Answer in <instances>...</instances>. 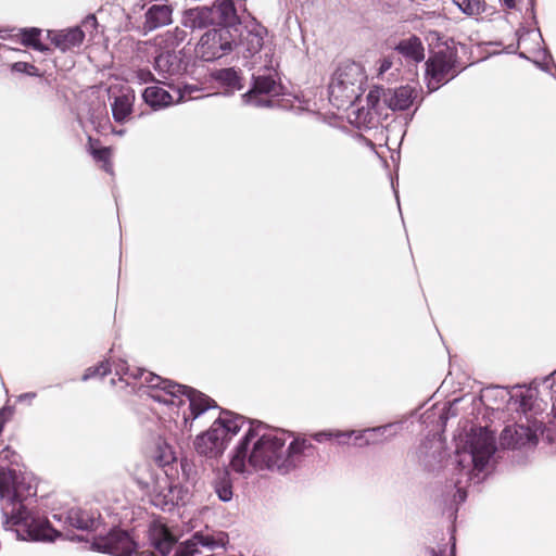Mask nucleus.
Instances as JSON below:
<instances>
[{"label": "nucleus", "mask_w": 556, "mask_h": 556, "mask_svg": "<svg viewBox=\"0 0 556 556\" xmlns=\"http://www.w3.org/2000/svg\"><path fill=\"white\" fill-rule=\"evenodd\" d=\"M543 61H534V64L543 72L552 74V67H555L553 56L546 49L543 51Z\"/></svg>", "instance_id": "f704fd0d"}, {"label": "nucleus", "mask_w": 556, "mask_h": 556, "mask_svg": "<svg viewBox=\"0 0 556 556\" xmlns=\"http://www.w3.org/2000/svg\"><path fill=\"white\" fill-rule=\"evenodd\" d=\"M41 34V29L36 27L23 28L21 30L22 35V45L25 47H30L39 52H48L50 49L48 46L43 45L39 40V36Z\"/></svg>", "instance_id": "c85d7f7f"}, {"label": "nucleus", "mask_w": 556, "mask_h": 556, "mask_svg": "<svg viewBox=\"0 0 556 556\" xmlns=\"http://www.w3.org/2000/svg\"><path fill=\"white\" fill-rule=\"evenodd\" d=\"M188 31L184 28L176 27L174 30L167 31L165 37V43L167 48H173L175 50L176 47L180 46L188 38Z\"/></svg>", "instance_id": "2f4dec72"}, {"label": "nucleus", "mask_w": 556, "mask_h": 556, "mask_svg": "<svg viewBox=\"0 0 556 556\" xmlns=\"http://www.w3.org/2000/svg\"><path fill=\"white\" fill-rule=\"evenodd\" d=\"M353 432L351 430H334L333 440L337 441L339 445L349 444V440L352 439Z\"/></svg>", "instance_id": "58836bf2"}, {"label": "nucleus", "mask_w": 556, "mask_h": 556, "mask_svg": "<svg viewBox=\"0 0 556 556\" xmlns=\"http://www.w3.org/2000/svg\"><path fill=\"white\" fill-rule=\"evenodd\" d=\"M54 518L62 520L72 528L77 530L92 532L98 530L100 526V515L81 508H71L65 514L53 515Z\"/></svg>", "instance_id": "aec40b11"}, {"label": "nucleus", "mask_w": 556, "mask_h": 556, "mask_svg": "<svg viewBox=\"0 0 556 556\" xmlns=\"http://www.w3.org/2000/svg\"><path fill=\"white\" fill-rule=\"evenodd\" d=\"M457 52L452 48H444L437 51L426 62V75L428 77V88L435 91L440 86L448 83L458 75L456 71Z\"/></svg>", "instance_id": "1a4fd4ad"}, {"label": "nucleus", "mask_w": 556, "mask_h": 556, "mask_svg": "<svg viewBox=\"0 0 556 556\" xmlns=\"http://www.w3.org/2000/svg\"><path fill=\"white\" fill-rule=\"evenodd\" d=\"M92 155L96 160L104 162V169L111 172L112 165L108 162L110 157L109 148H100L92 151Z\"/></svg>", "instance_id": "e433bc0d"}, {"label": "nucleus", "mask_w": 556, "mask_h": 556, "mask_svg": "<svg viewBox=\"0 0 556 556\" xmlns=\"http://www.w3.org/2000/svg\"><path fill=\"white\" fill-rule=\"evenodd\" d=\"M37 396L36 392H26L17 396V402L31 404L33 400Z\"/></svg>", "instance_id": "37998d69"}, {"label": "nucleus", "mask_w": 556, "mask_h": 556, "mask_svg": "<svg viewBox=\"0 0 556 556\" xmlns=\"http://www.w3.org/2000/svg\"><path fill=\"white\" fill-rule=\"evenodd\" d=\"M189 61L184 50L166 49L161 51L153 62V68L162 78L184 75L187 72Z\"/></svg>", "instance_id": "2eb2a0df"}, {"label": "nucleus", "mask_w": 556, "mask_h": 556, "mask_svg": "<svg viewBox=\"0 0 556 556\" xmlns=\"http://www.w3.org/2000/svg\"><path fill=\"white\" fill-rule=\"evenodd\" d=\"M333 432L334 430H323V431H318V432H315L312 438L318 442V443H323L325 441H330V440H333Z\"/></svg>", "instance_id": "ea45409f"}, {"label": "nucleus", "mask_w": 556, "mask_h": 556, "mask_svg": "<svg viewBox=\"0 0 556 556\" xmlns=\"http://www.w3.org/2000/svg\"><path fill=\"white\" fill-rule=\"evenodd\" d=\"M519 56L522 58V59H527V60L529 59L523 52H520Z\"/></svg>", "instance_id": "3c124183"}, {"label": "nucleus", "mask_w": 556, "mask_h": 556, "mask_svg": "<svg viewBox=\"0 0 556 556\" xmlns=\"http://www.w3.org/2000/svg\"><path fill=\"white\" fill-rule=\"evenodd\" d=\"M48 38L56 48L65 52L81 45L85 39V34L80 27L76 26L60 31L49 30Z\"/></svg>", "instance_id": "4be33fe9"}, {"label": "nucleus", "mask_w": 556, "mask_h": 556, "mask_svg": "<svg viewBox=\"0 0 556 556\" xmlns=\"http://www.w3.org/2000/svg\"><path fill=\"white\" fill-rule=\"evenodd\" d=\"M149 545L161 556H167L177 543L176 535L160 519L152 520L147 530Z\"/></svg>", "instance_id": "f3484780"}, {"label": "nucleus", "mask_w": 556, "mask_h": 556, "mask_svg": "<svg viewBox=\"0 0 556 556\" xmlns=\"http://www.w3.org/2000/svg\"><path fill=\"white\" fill-rule=\"evenodd\" d=\"M245 421L244 416L222 409L210 429L195 438V451L210 458L222 455L228 441L240 431Z\"/></svg>", "instance_id": "39448f33"}, {"label": "nucleus", "mask_w": 556, "mask_h": 556, "mask_svg": "<svg viewBox=\"0 0 556 556\" xmlns=\"http://www.w3.org/2000/svg\"><path fill=\"white\" fill-rule=\"evenodd\" d=\"M88 18H89V20H91L93 23H96V22H97V20H96V17H94V15H90V16H88Z\"/></svg>", "instance_id": "603ef678"}, {"label": "nucleus", "mask_w": 556, "mask_h": 556, "mask_svg": "<svg viewBox=\"0 0 556 556\" xmlns=\"http://www.w3.org/2000/svg\"><path fill=\"white\" fill-rule=\"evenodd\" d=\"M366 75L363 66L354 61L339 64L329 84V98L338 109L353 105L363 94Z\"/></svg>", "instance_id": "423d86ee"}, {"label": "nucleus", "mask_w": 556, "mask_h": 556, "mask_svg": "<svg viewBox=\"0 0 556 556\" xmlns=\"http://www.w3.org/2000/svg\"><path fill=\"white\" fill-rule=\"evenodd\" d=\"M11 71L15 73H23L29 76H36L40 77L42 74L40 73L39 68L36 67L34 64L27 63V62H15L11 65Z\"/></svg>", "instance_id": "72a5a7b5"}, {"label": "nucleus", "mask_w": 556, "mask_h": 556, "mask_svg": "<svg viewBox=\"0 0 556 556\" xmlns=\"http://www.w3.org/2000/svg\"><path fill=\"white\" fill-rule=\"evenodd\" d=\"M175 91L177 92L178 97H177V100L176 102H184L188 99H191V94L194 92V91H198V88L193 85H184L182 87H177L175 89Z\"/></svg>", "instance_id": "c9c22d12"}, {"label": "nucleus", "mask_w": 556, "mask_h": 556, "mask_svg": "<svg viewBox=\"0 0 556 556\" xmlns=\"http://www.w3.org/2000/svg\"><path fill=\"white\" fill-rule=\"evenodd\" d=\"M212 488L219 501L227 503L233 496V482L228 470H218L212 480Z\"/></svg>", "instance_id": "393cba45"}, {"label": "nucleus", "mask_w": 556, "mask_h": 556, "mask_svg": "<svg viewBox=\"0 0 556 556\" xmlns=\"http://www.w3.org/2000/svg\"><path fill=\"white\" fill-rule=\"evenodd\" d=\"M214 78L232 91L241 90L243 88L239 72L233 67L218 70L215 73Z\"/></svg>", "instance_id": "cd10ccee"}, {"label": "nucleus", "mask_w": 556, "mask_h": 556, "mask_svg": "<svg viewBox=\"0 0 556 556\" xmlns=\"http://www.w3.org/2000/svg\"><path fill=\"white\" fill-rule=\"evenodd\" d=\"M419 460L428 468L433 467L441 459V446L435 440L425 441L418 452Z\"/></svg>", "instance_id": "bb28decb"}, {"label": "nucleus", "mask_w": 556, "mask_h": 556, "mask_svg": "<svg viewBox=\"0 0 556 556\" xmlns=\"http://www.w3.org/2000/svg\"><path fill=\"white\" fill-rule=\"evenodd\" d=\"M496 451L495 437L485 427L471 428L463 451L456 455V478L446 483L435 503L441 513L455 520L459 506L467 498L466 488L479 484L486 477L491 458Z\"/></svg>", "instance_id": "f03ea898"}, {"label": "nucleus", "mask_w": 556, "mask_h": 556, "mask_svg": "<svg viewBox=\"0 0 556 556\" xmlns=\"http://www.w3.org/2000/svg\"><path fill=\"white\" fill-rule=\"evenodd\" d=\"M115 375L119 376V380H125L129 376L132 379L141 380V387L151 390L149 395L156 402L165 405L181 406L186 401L189 402V415H184L185 425L190 420H195L200 415L210 408L217 407L216 402L206 394L185 384L164 379L153 372L147 371L141 368L130 370L126 362L121 361L115 365Z\"/></svg>", "instance_id": "20e7f679"}, {"label": "nucleus", "mask_w": 556, "mask_h": 556, "mask_svg": "<svg viewBox=\"0 0 556 556\" xmlns=\"http://www.w3.org/2000/svg\"><path fill=\"white\" fill-rule=\"evenodd\" d=\"M394 428L393 424H388L383 426L367 428L366 433H370L367 437L368 445H376L383 443L389 437H393L395 432H391Z\"/></svg>", "instance_id": "c756f323"}, {"label": "nucleus", "mask_w": 556, "mask_h": 556, "mask_svg": "<svg viewBox=\"0 0 556 556\" xmlns=\"http://www.w3.org/2000/svg\"><path fill=\"white\" fill-rule=\"evenodd\" d=\"M137 78L142 84H148L155 80L153 74L149 70H139L137 72Z\"/></svg>", "instance_id": "a19ab883"}, {"label": "nucleus", "mask_w": 556, "mask_h": 556, "mask_svg": "<svg viewBox=\"0 0 556 556\" xmlns=\"http://www.w3.org/2000/svg\"><path fill=\"white\" fill-rule=\"evenodd\" d=\"M418 98V89L410 85L396 88H378L368 94V99H381L382 103L392 111L409 109Z\"/></svg>", "instance_id": "ddd939ff"}, {"label": "nucleus", "mask_w": 556, "mask_h": 556, "mask_svg": "<svg viewBox=\"0 0 556 556\" xmlns=\"http://www.w3.org/2000/svg\"><path fill=\"white\" fill-rule=\"evenodd\" d=\"M536 422L531 425L514 424L506 426L500 437V443L504 448H521L528 444L538 443Z\"/></svg>", "instance_id": "dca6fc26"}, {"label": "nucleus", "mask_w": 556, "mask_h": 556, "mask_svg": "<svg viewBox=\"0 0 556 556\" xmlns=\"http://www.w3.org/2000/svg\"><path fill=\"white\" fill-rule=\"evenodd\" d=\"M222 545L223 542L212 531H197L176 548L173 556H193L201 553L200 548L212 551Z\"/></svg>", "instance_id": "6ab92c4d"}, {"label": "nucleus", "mask_w": 556, "mask_h": 556, "mask_svg": "<svg viewBox=\"0 0 556 556\" xmlns=\"http://www.w3.org/2000/svg\"><path fill=\"white\" fill-rule=\"evenodd\" d=\"M181 493L182 489L173 484L169 477L162 472L153 480L150 492L151 503L163 511H172L182 500Z\"/></svg>", "instance_id": "f8f14e48"}, {"label": "nucleus", "mask_w": 556, "mask_h": 556, "mask_svg": "<svg viewBox=\"0 0 556 556\" xmlns=\"http://www.w3.org/2000/svg\"><path fill=\"white\" fill-rule=\"evenodd\" d=\"M144 33L153 31L173 23L174 7L169 0H144Z\"/></svg>", "instance_id": "4468645a"}, {"label": "nucleus", "mask_w": 556, "mask_h": 556, "mask_svg": "<svg viewBox=\"0 0 556 556\" xmlns=\"http://www.w3.org/2000/svg\"><path fill=\"white\" fill-rule=\"evenodd\" d=\"M239 37L240 33L214 26L201 36L195 48L197 54L205 62L216 61L228 55L237 47Z\"/></svg>", "instance_id": "6e6552de"}, {"label": "nucleus", "mask_w": 556, "mask_h": 556, "mask_svg": "<svg viewBox=\"0 0 556 556\" xmlns=\"http://www.w3.org/2000/svg\"><path fill=\"white\" fill-rule=\"evenodd\" d=\"M431 556H455V544L452 545L448 552L446 544L443 545V548L440 547L438 551L432 548Z\"/></svg>", "instance_id": "79ce46f5"}, {"label": "nucleus", "mask_w": 556, "mask_h": 556, "mask_svg": "<svg viewBox=\"0 0 556 556\" xmlns=\"http://www.w3.org/2000/svg\"><path fill=\"white\" fill-rule=\"evenodd\" d=\"M111 372V365L108 361L99 363L97 366L89 367L85 370L81 380L88 381L94 377H104Z\"/></svg>", "instance_id": "473e14b6"}, {"label": "nucleus", "mask_w": 556, "mask_h": 556, "mask_svg": "<svg viewBox=\"0 0 556 556\" xmlns=\"http://www.w3.org/2000/svg\"><path fill=\"white\" fill-rule=\"evenodd\" d=\"M84 538L80 536V535H76V536H73L71 538V540H77V541H81Z\"/></svg>", "instance_id": "09e8293b"}, {"label": "nucleus", "mask_w": 556, "mask_h": 556, "mask_svg": "<svg viewBox=\"0 0 556 556\" xmlns=\"http://www.w3.org/2000/svg\"><path fill=\"white\" fill-rule=\"evenodd\" d=\"M249 428L238 442L230 459L231 468L241 475L269 470L287 475L294 470L315 446L304 438H294L286 447L287 432L256 419H248Z\"/></svg>", "instance_id": "f257e3e1"}, {"label": "nucleus", "mask_w": 556, "mask_h": 556, "mask_svg": "<svg viewBox=\"0 0 556 556\" xmlns=\"http://www.w3.org/2000/svg\"><path fill=\"white\" fill-rule=\"evenodd\" d=\"M182 26L191 30L216 26L212 7H199L186 10L182 16Z\"/></svg>", "instance_id": "412c9836"}, {"label": "nucleus", "mask_w": 556, "mask_h": 556, "mask_svg": "<svg viewBox=\"0 0 556 556\" xmlns=\"http://www.w3.org/2000/svg\"><path fill=\"white\" fill-rule=\"evenodd\" d=\"M143 101L153 110L163 109L173 103V96L159 86L147 87L142 92Z\"/></svg>", "instance_id": "a878e982"}, {"label": "nucleus", "mask_w": 556, "mask_h": 556, "mask_svg": "<svg viewBox=\"0 0 556 556\" xmlns=\"http://www.w3.org/2000/svg\"><path fill=\"white\" fill-rule=\"evenodd\" d=\"M552 413H553L554 417L556 418V405L555 404L553 405Z\"/></svg>", "instance_id": "8fccbe9b"}, {"label": "nucleus", "mask_w": 556, "mask_h": 556, "mask_svg": "<svg viewBox=\"0 0 556 556\" xmlns=\"http://www.w3.org/2000/svg\"><path fill=\"white\" fill-rule=\"evenodd\" d=\"M216 26L240 33V27L251 15L245 8V0H215L211 5Z\"/></svg>", "instance_id": "9b49d317"}, {"label": "nucleus", "mask_w": 556, "mask_h": 556, "mask_svg": "<svg viewBox=\"0 0 556 556\" xmlns=\"http://www.w3.org/2000/svg\"><path fill=\"white\" fill-rule=\"evenodd\" d=\"M90 548L94 552L114 556H132L137 544L127 531L113 528L105 535L94 536ZM134 556H155V554L150 551H142Z\"/></svg>", "instance_id": "9d476101"}, {"label": "nucleus", "mask_w": 556, "mask_h": 556, "mask_svg": "<svg viewBox=\"0 0 556 556\" xmlns=\"http://www.w3.org/2000/svg\"><path fill=\"white\" fill-rule=\"evenodd\" d=\"M388 67H389V65L387 66V64H383V65H382V68H383V70H386V68H388Z\"/></svg>", "instance_id": "864d4df0"}, {"label": "nucleus", "mask_w": 556, "mask_h": 556, "mask_svg": "<svg viewBox=\"0 0 556 556\" xmlns=\"http://www.w3.org/2000/svg\"><path fill=\"white\" fill-rule=\"evenodd\" d=\"M529 407V400L526 397V396H521V400H520V408L522 409V412H526Z\"/></svg>", "instance_id": "a18cd8bd"}, {"label": "nucleus", "mask_w": 556, "mask_h": 556, "mask_svg": "<svg viewBox=\"0 0 556 556\" xmlns=\"http://www.w3.org/2000/svg\"><path fill=\"white\" fill-rule=\"evenodd\" d=\"M37 494V486L28 475L0 466V525L14 531L21 540H51L45 532L48 525L39 522L28 508V501Z\"/></svg>", "instance_id": "7ed1b4c3"}, {"label": "nucleus", "mask_w": 556, "mask_h": 556, "mask_svg": "<svg viewBox=\"0 0 556 556\" xmlns=\"http://www.w3.org/2000/svg\"><path fill=\"white\" fill-rule=\"evenodd\" d=\"M388 67H389V65L387 66V64H383V65H382V68H383V70H386V68H388Z\"/></svg>", "instance_id": "5fc2aeb1"}, {"label": "nucleus", "mask_w": 556, "mask_h": 556, "mask_svg": "<svg viewBox=\"0 0 556 556\" xmlns=\"http://www.w3.org/2000/svg\"><path fill=\"white\" fill-rule=\"evenodd\" d=\"M505 5L506 8L508 9H514L516 3H515V0H501Z\"/></svg>", "instance_id": "49530a36"}, {"label": "nucleus", "mask_w": 556, "mask_h": 556, "mask_svg": "<svg viewBox=\"0 0 556 556\" xmlns=\"http://www.w3.org/2000/svg\"><path fill=\"white\" fill-rule=\"evenodd\" d=\"M401 55L406 60L419 63L425 59V49L419 37L413 35L407 39H402L395 47Z\"/></svg>", "instance_id": "b1692460"}, {"label": "nucleus", "mask_w": 556, "mask_h": 556, "mask_svg": "<svg viewBox=\"0 0 556 556\" xmlns=\"http://www.w3.org/2000/svg\"><path fill=\"white\" fill-rule=\"evenodd\" d=\"M283 94L279 75L273 66H265L252 75L250 89L242 94L245 104L255 108H273L275 98Z\"/></svg>", "instance_id": "0eeeda50"}, {"label": "nucleus", "mask_w": 556, "mask_h": 556, "mask_svg": "<svg viewBox=\"0 0 556 556\" xmlns=\"http://www.w3.org/2000/svg\"><path fill=\"white\" fill-rule=\"evenodd\" d=\"M136 96L134 90L126 89L119 96L114 98L111 103L112 115L115 122L124 123L132 113Z\"/></svg>", "instance_id": "5701e85b"}, {"label": "nucleus", "mask_w": 556, "mask_h": 556, "mask_svg": "<svg viewBox=\"0 0 556 556\" xmlns=\"http://www.w3.org/2000/svg\"><path fill=\"white\" fill-rule=\"evenodd\" d=\"M113 132L117 136H123L125 134V129L114 130Z\"/></svg>", "instance_id": "de8ad7c7"}, {"label": "nucleus", "mask_w": 556, "mask_h": 556, "mask_svg": "<svg viewBox=\"0 0 556 556\" xmlns=\"http://www.w3.org/2000/svg\"><path fill=\"white\" fill-rule=\"evenodd\" d=\"M453 3L466 15L473 16L484 12L483 0H452Z\"/></svg>", "instance_id": "7c9ffc66"}, {"label": "nucleus", "mask_w": 556, "mask_h": 556, "mask_svg": "<svg viewBox=\"0 0 556 556\" xmlns=\"http://www.w3.org/2000/svg\"><path fill=\"white\" fill-rule=\"evenodd\" d=\"M266 34L267 29L256 23L254 18H252L250 24L240 27L237 47L242 48L244 58H252L262 50Z\"/></svg>", "instance_id": "a211bd4d"}, {"label": "nucleus", "mask_w": 556, "mask_h": 556, "mask_svg": "<svg viewBox=\"0 0 556 556\" xmlns=\"http://www.w3.org/2000/svg\"><path fill=\"white\" fill-rule=\"evenodd\" d=\"M351 432H353L352 438H353V445L354 446H357V447L368 446L367 437L370 433H366V429H364V430H351Z\"/></svg>", "instance_id": "4c0bfd02"}, {"label": "nucleus", "mask_w": 556, "mask_h": 556, "mask_svg": "<svg viewBox=\"0 0 556 556\" xmlns=\"http://www.w3.org/2000/svg\"><path fill=\"white\" fill-rule=\"evenodd\" d=\"M528 11H530L531 18L533 20L534 24H538L535 11H534V0H530V9Z\"/></svg>", "instance_id": "c03bdc74"}]
</instances>
